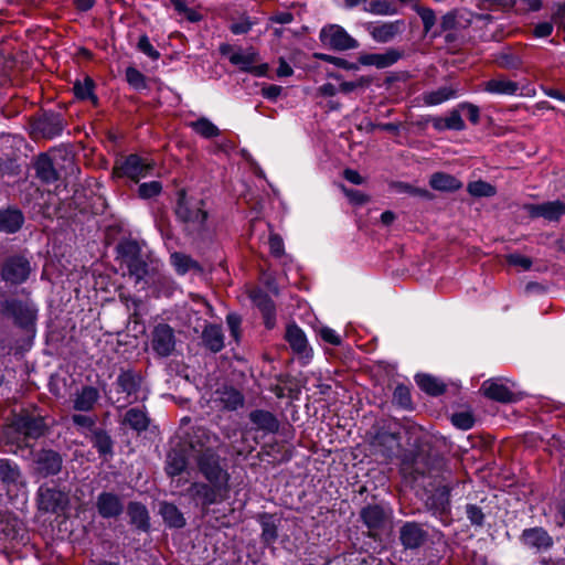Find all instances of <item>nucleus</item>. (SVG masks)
I'll list each match as a JSON object with an SVG mask.
<instances>
[{"instance_id":"obj_40","label":"nucleus","mask_w":565,"mask_h":565,"mask_svg":"<svg viewBox=\"0 0 565 565\" xmlns=\"http://www.w3.org/2000/svg\"><path fill=\"white\" fill-rule=\"evenodd\" d=\"M366 10L377 15H393L397 13V10L386 0L371 1Z\"/></svg>"},{"instance_id":"obj_48","label":"nucleus","mask_w":565,"mask_h":565,"mask_svg":"<svg viewBox=\"0 0 565 565\" xmlns=\"http://www.w3.org/2000/svg\"><path fill=\"white\" fill-rule=\"evenodd\" d=\"M316 57L321 60V61H324L327 63L333 64V65H335L338 67L344 68V70H356V65L355 64L350 63V62H348L347 60H344L342 57L332 56V55L323 54V53L316 54Z\"/></svg>"},{"instance_id":"obj_55","label":"nucleus","mask_w":565,"mask_h":565,"mask_svg":"<svg viewBox=\"0 0 565 565\" xmlns=\"http://www.w3.org/2000/svg\"><path fill=\"white\" fill-rule=\"evenodd\" d=\"M458 108L467 111L468 118L473 125H477L479 122L480 110L478 106L471 103H461L458 105Z\"/></svg>"},{"instance_id":"obj_26","label":"nucleus","mask_w":565,"mask_h":565,"mask_svg":"<svg viewBox=\"0 0 565 565\" xmlns=\"http://www.w3.org/2000/svg\"><path fill=\"white\" fill-rule=\"evenodd\" d=\"M202 340L212 352H220L224 348V334L220 326H206L202 333Z\"/></svg>"},{"instance_id":"obj_16","label":"nucleus","mask_w":565,"mask_h":565,"mask_svg":"<svg viewBox=\"0 0 565 565\" xmlns=\"http://www.w3.org/2000/svg\"><path fill=\"white\" fill-rule=\"evenodd\" d=\"M213 488L204 483H194L191 487V492L194 497L202 500L203 504L210 505L224 499L227 492V486H222L218 490L217 483H212Z\"/></svg>"},{"instance_id":"obj_30","label":"nucleus","mask_w":565,"mask_h":565,"mask_svg":"<svg viewBox=\"0 0 565 565\" xmlns=\"http://www.w3.org/2000/svg\"><path fill=\"white\" fill-rule=\"evenodd\" d=\"M130 522L136 527L147 531L149 529V513L145 505L138 502H131L127 509Z\"/></svg>"},{"instance_id":"obj_11","label":"nucleus","mask_w":565,"mask_h":565,"mask_svg":"<svg viewBox=\"0 0 565 565\" xmlns=\"http://www.w3.org/2000/svg\"><path fill=\"white\" fill-rule=\"evenodd\" d=\"M67 504V495L56 489L41 488L39 491V505L46 512H57Z\"/></svg>"},{"instance_id":"obj_50","label":"nucleus","mask_w":565,"mask_h":565,"mask_svg":"<svg viewBox=\"0 0 565 565\" xmlns=\"http://www.w3.org/2000/svg\"><path fill=\"white\" fill-rule=\"evenodd\" d=\"M393 397L394 401L403 407H408L412 403L409 390L403 385H398L395 388Z\"/></svg>"},{"instance_id":"obj_54","label":"nucleus","mask_w":565,"mask_h":565,"mask_svg":"<svg viewBox=\"0 0 565 565\" xmlns=\"http://www.w3.org/2000/svg\"><path fill=\"white\" fill-rule=\"evenodd\" d=\"M253 24L254 23L249 20V18L244 17L238 21L233 22L230 29L234 34H245L252 29Z\"/></svg>"},{"instance_id":"obj_5","label":"nucleus","mask_w":565,"mask_h":565,"mask_svg":"<svg viewBox=\"0 0 565 565\" xmlns=\"http://www.w3.org/2000/svg\"><path fill=\"white\" fill-rule=\"evenodd\" d=\"M152 169V164L137 154H130L125 159L117 161L114 167V175L127 177L134 181H139L147 177Z\"/></svg>"},{"instance_id":"obj_25","label":"nucleus","mask_w":565,"mask_h":565,"mask_svg":"<svg viewBox=\"0 0 565 565\" xmlns=\"http://www.w3.org/2000/svg\"><path fill=\"white\" fill-rule=\"evenodd\" d=\"M361 518L371 531L381 529L386 521L385 511L379 505L364 508L361 512Z\"/></svg>"},{"instance_id":"obj_15","label":"nucleus","mask_w":565,"mask_h":565,"mask_svg":"<svg viewBox=\"0 0 565 565\" xmlns=\"http://www.w3.org/2000/svg\"><path fill=\"white\" fill-rule=\"evenodd\" d=\"M399 539L406 548H417L426 541L427 533L419 524L407 522L401 527Z\"/></svg>"},{"instance_id":"obj_33","label":"nucleus","mask_w":565,"mask_h":565,"mask_svg":"<svg viewBox=\"0 0 565 565\" xmlns=\"http://www.w3.org/2000/svg\"><path fill=\"white\" fill-rule=\"evenodd\" d=\"M7 310L14 317L20 324H28L34 319V311L20 301H10L7 303Z\"/></svg>"},{"instance_id":"obj_34","label":"nucleus","mask_w":565,"mask_h":565,"mask_svg":"<svg viewBox=\"0 0 565 565\" xmlns=\"http://www.w3.org/2000/svg\"><path fill=\"white\" fill-rule=\"evenodd\" d=\"M36 175L44 182L50 183L57 179V173L53 167L51 159L42 154L35 163Z\"/></svg>"},{"instance_id":"obj_51","label":"nucleus","mask_w":565,"mask_h":565,"mask_svg":"<svg viewBox=\"0 0 565 565\" xmlns=\"http://www.w3.org/2000/svg\"><path fill=\"white\" fill-rule=\"evenodd\" d=\"M126 78H127V82L135 88H143L145 87V76L138 70H136L134 67H128L126 70Z\"/></svg>"},{"instance_id":"obj_24","label":"nucleus","mask_w":565,"mask_h":565,"mask_svg":"<svg viewBox=\"0 0 565 565\" xmlns=\"http://www.w3.org/2000/svg\"><path fill=\"white\" fill-rule=\"evenodd\" d=\"M249 419L257 429L265 433H275L279 427L276 417L267 411H254L249 414Z\"/></svg>"},{"instance_id":"obj_22","label":"nucleus","mask_w":565,"mask_h":565,"mask_svg":"<svg viewBox=\"0 0 565 565\" xmlns=\"http://www.w3.org/2000/svg\"><path fill=\"white\" fill-rule=\"evenodd\" d=\"M99 393L93 386H85L74 397V409L89 412L98 401Z\"/></svg>"},{"instance_id":"obj_43","label":"nucleus","mask_w":565,"mask_h":565,"mask_svg":"<svg viewBox=\"0 0 565 565\" xmlns=\"http://www.w3.org/2000/svg\"><path fill=\"white\" fill-rule=\"evenodd\" d=\"M19 470L15 465H11L8 460H0V478L4 482H14L19 478Z\"/></svg>"},{"instance_id":"obj_20","label":"nucleus","mask_w":565,"mask_h":565,"mask_svg":"<svg viewBox=\"0 0 565 565\" xmlns=\"http://www.w3.org/2000/svg\"><path fill=\"white\" fill-rule=\"evenodd\" d=\"M483 90L497 95H515L519 90V85L503 76H498L484 82Z\"/></svg>"},{"instance_id":"obj_1","label":"nucleus","mask_w":565,"mask_h":565,"mask_svg":"<svg viewBox=\"0 0 565 565\" xmlns=\"http://www.w3.org/2000/svg\"><path fill=\"white\" fill-rule=\"evenodd\" d=\"M220 443L218 437L206 428L198 427L189 439L188 457L196 461L199 470L211 482L217 483L218 490L227 486L228 473L220 465V457L215 448Z\"/></svg>"},{"instance_id":"obj_42","label":"nucleus","mask_w":565,"mask_h":565,"mask_svg":"<svg viewBox=\"0 0 565 565\" xmlns=\"http://www.w3.org/2000/svg\"><path fill=\"white\" fill-rule=\"evenodd\" d=\"M414 10L418 13L424 25V32L428 33L436 23L435 12L430 8L414 4Z\"/></svg>"},{"instance_id":"obj_62","label":"nucleus","mask_w":565,"mask_h":565,"mask_svg":"<svg viewBox=\"0 0 565 565\" xmlns=\"http://www.w3.org/2000/svg\"><path fill=\"white\" fill-rule=\"evenodd\" d=\"M553 31V24L550 23V22H542V23H539L535 28H534V35L536 38H546L548 35H551Z\"/></svg>"},{"instance_id":"obj_52","label":"nucleus","mask_w":565,"mask_h":565,"mask_svg":"<svg viewBox=\"0 0 565 565\" xmlns=\"http://www.w3.org/2000/svg\"><path fill=\"white\" fill-rule=\"evenodd\" d=\"M445 126L449 130H463L465 129V122L459 114L458 110H452L449 113V115L446 117V124Z\"/></svg>"},{"instance_id":"obj_31","label":"nucleus","mask_w":565,"mask_h":565,"mask_svg":"<svg viewBox=\"0 0 565 565\" xmlns=\"http://www.w3.org/2000/svg\"><path fill=\"white\" fill-rule=\"evenodd\" d=\"M188 458L183 450L173 449L168 454L166 471L169 476L180 475L186 467Z\"/></svg>"},{"instance_id":"obj_64","label":"nucleus","mask_w":565,"mask_h":565,"mask_svg":"<svg viewBox=\"0 0 565 565\" xmlns=\"http://www.w3.org/2000/svg\"><path fill=\"white\" fill-rule=\"evenodd\" d=\"M270 21L279 24H288L294 21V15L292 13L287 11L278 12L270 17Z\"/></svg>"},{"instance_id":"obj_49","label":"nucleus","mask_w":565,"mask_h":565,"mask_svg":"<svg viewBox=\"0 0 565 565\" xmlns=\"http://www.w3.org/2000/svg\"><path fill=\"white\" fill-rule=\"evenodd\" d=\"M452 424L460 429H470L473 426V417L469 413H457L451 417Z\"/></svg>"},{"instance_id":"obj_7","label":"nucleus","mask_w":565,"mask_h":565,"mask_svg":"<svg viewBox=\"0 0 565 565\" xmlns=\"http://www.w3.org/2000/svg\"><path fill=\"white\" fill-rule=\"evenodd\" d=\"M223 54L228 55V60L233 65L239 67V70L244 72L253 73L257 76H262L266 72V66H256L255 63L258 61V55L256 52L249 51H232L230 47H225L222 50Z\"/></svg>"},{"instance_id":"obj_41","label":"nucleus","mask_w":565,"mask_h":565,"mask_svg":"<svg viewBox=\"0 0 565 565\" xmlns=\"http://www.w3.org/2000/svg\"><path fill=\"white\" fill-rule=\"evenodd\" d=\"M468 192L472 196H492L495 194V189L490 183L480 180L469 183Z\"/></svg>"},{"instance_id":"obj_28","label":"nucleus","mask_w":565,"mask_h":565,"mask_svg":"<svg viewBox=\"0 0 565 565\" xmlns=\"http://www.w3.org/2000/svg\"><path fill=\"white\" fill-rule=\"evenodd\" d=\"M458 89L452 86L439 87L436 90L426 92L422 95L425 105L436 106L446 100L457 97Z\"/></svg>"},{"instance_id":"obj_60","label":"nucleus","mask_w":565,"mask_h":565,"mask_svg":"<svg viewBox=\"0 0 565 565\" xmlns=\"http://www.w3.org/2000/svg\"><path fill=\"white\" fill-rule=\"evenodd\" d=\"M467 515L473 524L480 525L483 521V513L477 505H468Z\"/></svg>"},{"instance_id":"obj_14","label":"nucleus","mask_w":565,"mask_h":565,"mask_svg":"<svg viewBox=\"0 0 565 565\" xmlns=\"http://www.w3.org/2000/svg\"><path fill=\"white\" fill-rule=\"evenodd\" d=\"M13 428L25 437L38 438L44 434L45 423L41 417L20 416L12 427H9V429Z\"/></svg>"},{"instance_id":"obj_63","label":"nucleus","mask_w":565,"mask_h":565,"mask_svg":"<svg viewBox=\"0 0 565 565\" xmlns=\"http://www.w3.org/2000/svg\"><path fill=\"white\" fill-rule=\"evenodd\" d=\"M508 260L511 265L520 266L524 269H527L531 266V260L529 258L518 254L510 255Z\"/></svg>"},{"instance_id":"obj_59","label":"nucleus","mask_w":565,"mask_h":565,"mask_svg":"<svg viewBox=\"0 0 565 565\" xmlns=\"http://www.w3.org/2000/svg\"><path fill=\"white\" fill-rule=\"evenodd\" d=\"M262 536L266 543H273L277 539L276 526L268 522L264 523Z\"/></svg>"},{"instance_id":"obj_46","label":"nucleus","mask_w":565,"mask_h":565,"mask_svg":"<svg viewBox=\"0 0 565 565\" xmlns=\"http://www.w3.org/2000/svg\"><path fill=\"white\" fill-rule=\"evenodd\" d=\"M162 190V185L158 181L146 182L139 185L138 192L142 199H150L158 195Z\"/></svg>"},{"instance_id":"obj_13","label":"nucleus","mask_w":565,"mask_h":565,"mask_svg":"<svg viewBox=\"0 0 565 565\" xmlns=\"http://www.w3.org/2000/svg\"><path fill=\"white\" fill-rule=\"evenodd\" d=\"M481 391L484 396L497 402L510 403L513 401V393L510 387L502 382V379L484 381L481 385Z\"/></svg>"},{"instance_id":"obj_56","label":"nucleus","mask_w":565,"mask_h":565,"mask_svg":"<svg viewBox=\"0 0 565 565\" xmlns=\"http://www.w3.org/2000/svg\"><path fill=\"white\" fill-rule=\"evenodd\" d=\"M268 244H269L270 253L274 256L279 257V256L282 255V253H284V242H282V238L279 235L271 234L269 236Z\"/></svg>"},{"instance_id":"obj_45","label":"nucleus","mask_w":565,"mask_h":565,"mask_svg":"<svg viewBox=\"0 0 565 565\" xmlns=\"http://www.w3.org/2000/svg\"><path fill=\"white\" fill-rule=\"evenodd\" d=\"M374 447L385 446V450H383L384 455L392 451L397 446V439L393 434H382L377 435L373 441Z\"/></svg>"},{"instance_id":"obj_9","label":"nucleus","mask_w":565,"mask_h":565,"mask_svg":"<svg viewBox=\"0 0 565 565\" xmlns=\"http://www.w3.org/2000/svg\"><path fill=\"white\" fill-rule=\"evenodd\" d=\"M406 29L404 20L375 22L367 25V31L377 43H387L402 34Z\"/></svg>"},{"instance_id":"obj_17","label":"nucleus","mask_w":565,"mask_h":565,"mask_svg":"<svg viewBox=\"0 0 565 565\" xmlns=\"http://www.w3.org/2000/svg\"><path fill=\"white\" fill-rule=\"evenodd\" d=\"M523 543L536 552L546 551L553 545V539L542 527L525 530L522 534Z\"/></svg>"},{"instance_id":"obj_8","label":"nucleus","mask_w":565,"mask_h":565,"mask_svg":"<svg viewBox=\"0 0 565 565\" xmlns=\"http://www.w3.org/2000/svg\"><path fill=\"white\" fill-rule=\"evenodd\" d=\"M174 348L175 337L173 329L166 323L156 326L151 334V349L159 356H168L173 352Z\"/></svg>"},{"instance_id":"obj_23","label":"nucleus","mask_w":565,"mask_h":565,"mask_svg":"<svg viewBox=\"0 0 565 565\" xmlns=\"http://www.w3.org/2000/svg\"><path fill=\"white\" fill-rule=\"evenodd\" d=\"M215 402L218 403V405L224 409L236 411L237 408L243 406L244 397L235 388L225 387L224 390L217 392V397L215 398Z\"/></svg>"},{"instance_id":"obj_12","label":"nucleus","mask_w":565,"mask_h":565,"mask_svg":"<svg viewBox=\"0 0 565 565\" xmlns=\"http://www.w3.org/2000/svg\"><path fill=\"white\" fill-rule=\"evenodd\" d=\"M533 217H544L548 221H557L565 214V204L561 201L545 202L542 204H529L525 206Z\"/></svg>"},{"instance_id":"obj_21","label":"nucleus","mask_w":565,"mask_h":565,"mask_svg":"<svg viewBox=\"0 0 565 565\" xmlns=\"http://www.w3.org/2000/svg\"><path fill=\"white\" fill-rule=\"evenodd\" d=\"M38 465L44 476L56 475L61 470L62 459L57 452L46 450L39 455Z\"/></svg>"},{"instance_id":"obj_32","label":"nucleus","mask_w":565,"mask_h":565,"mask_svg":"<svg viewBox=\"0 0 565 565\" xmlns=\"http://www.w3.org/2000/svg\"><path fill=\"white\" fill-rule=\"evenodd\" d=\"M416 384L429 395H440L445 392V385L438 379L428 374H418L415 376Z\"/></svg>"},{"instance_id":"obj_47","label":"nucleus","mask_w":565,"mask_h":565,"mask_svg":"<svg viewBox=\"0 0 565 565\" xmlns=\"http://www.w3.org/2000/svg\"><path fill=\"white\" fill-rule=\"evenodd\" d=\"M93 81L88 77L84 82H76L74 84V93L81 99L93 97Z\"/></svg>"},{"instance_id":"obj_36","label":"nucleus","mask_w":565,"mask_h":565,"mask_svg":"<svg viewBox=\"0 0 565 565\" xmlns=\"http://www.w3.org/2000/svg\"><path fill=\"white\" fill-rule=\"evenodd\" d=\"M124 423L136 431H142L147 429L149 419L143 411L139 408H130L125 414Z\"/></svg>"},{"instance_id":"obj_10","label":"nucleus","mask_w":565,"mask_h":565,"mask_svg":"<svg viewBox=\"0 0 565 565\" xmlns=\"http://www.w3.org/2000/svg\"><path fill=\"white\" fill-rule=\"evenodd\" d=\"M30 274V263L22 256L9 258L2 269V278L11 284L24 282L29 278Z\"/></svg>"},{"instance_id":"obj_6","label":"nucleus","mask_w":565,"mask_h":565,"mask_svg":"<svg viewBox=\"0 0 565 565\" xmlns=\"http://www.w3.org/2000/svg\"><path fill=\"white\" fill-rule=\"evenodd\" d=\"M285 339L302 363L307 364L311 360L312 348L309 345L305 332L298 326L289 324L286 329Z\"/></svg>"},{"instance_id":"obj_3","label":"nucleus","mask_w":565,"mask_h":565,"mask_svg":"<svg viewBox=\"0 0 565 565\" xmlns=\"http://www.w3.org/2000/svg\"><path fill=\"white\" fill-rule=\"evenodd\" d=\"M323 46L335 51H348L359 47V42L339 24H327L319 33Z\"/></svg>"},{"instance_id":"obj_57","label":"nucleus","mask_w":565,"mask_h":565,"mask_svg":"<svg viewBox=\"0 0 565 565\" xmlns=\"http://www.w3.org/2000/svg\"><path fill=\"white\" fill-rule=\"evenodd\" d=\"M226 322H227V326L230 328V331H231V335L236 340L238 341L239 339V327H241V318L239 316L235 315V313H230L226 318Z\"/></svg>"},{"instance_id":"obj_58","label":"nucleus","mask_w":565,"mask_h":565,"mask_svg":"<svg viewBox=\"0 0 565 565\" xmlns=\"http://www.w3.org/2000/svg\"><path fill=\"white\" fill-rule=\"evenodd\" d=\"M258 307L262 309V311L265 316L267 327L271 328L273 327L271 320L274 318V311H275L274 303L270 300L265 299V300L258 302Z\"/></svg>"},{"instance_id":"obj_39","label":"nucleus","mask_w":565,"mask_h":565,"mask_svg":"<svg viewBox=\"0 0 565 565\" xmlns=\"http://www.w3.org/2000/svg\"><path fill=\"white\" fill-rule=\"evenodd\" d=\"M170 259L175 270L182 275L198 267L196 262H194L190 256L182 253L171 254Z\"/></svg>"},{"instance_id":"obj_61","label":"nucleus","mask_w":565,"mask_h":565,"mask_svg":"<svg viewBox=\"0 0 565 565\" xmlns=\"http://www.w3.org/2000/svg\"><path fill=\"white\" fill-rule=\"evenodd\" d=\"M344 194L350 199L351 202L356 204H363L367 201V198L358 190L347 189L342 186Z\"/></svg>"},{"instance_id":"obj_18","label":"nucleus","mask_w":565,"mask_h":565,"mask_svg":"<svg viewBox=\"0 0 565 565\" xmlns=\"http://www.w3.org/2000/svg\"><path fill=\"white\" fill-rule=\"evenodd\" d=\"M96 507L103 518H116L122 512V503L119 497L110 492L100 493Z\"/></svg>"},{"instance_id":"obj_29","label":"nucleus","mask_w":565,"mask_h":565,"mask_svg":"<svg viewBox=\"0 0 565 565\" xmlns=\"http://www.w3.org/2000/svg\"><path fill=\"white\" fill-rule=\"evenodd\" d=\"M24 217L19 210L0 211V230L15 233L23 224Z\"/></svg>"},{"instance_id":"obj_37","label":"nucleus","mask_w":565,"mask_h":565,"mask_svg":"<svg viewBox=\"0 0 565 565\" xmlns=\"http://www.w3.org/2000/svg\"><path fill=\"white\" fill-rule=\"evenodd\" d=\"M140 382V376L132 372H124L117 379V383L120 390L128 396L135 394L138 391Z\"/></svg>"},{"instance_id":"obj_4","label":"nucleus","mask_w":565,"mask_h":565,"mask_svg":"<svg viewBox=\"0 0 565 565\" xmlns=\"http://www.w3.org/2000/svg\"><path fill=\"white\" fill-rule=\"evenodd\" d=\"M121 263L127 267L129 275L139 282L147 274V264L140 256V250L135 242H125L118 246Z\"/></svg>"},{"instance_id":"obj_53","label":"nucleus","mask_w":565,"mask_h":565,"mask_svg":"<svg viewBox=\"0 0 565 565\" xmlns=\"http://www.w3.org/2000/svg\"><path fill=\"white\" fill-rule=\"evenodd\" d=\"M138 49L152 60H158L160 56L159 52L152 46L147 35L140 36L138 41Z\"/></svg>"},{"instance_id":"obj_38","label":"nucleus","mask_w":565,"mask_h":565,"mask_svg":"<svg viewBox=\"0 0 565 565\" xmlns=\"http://www.w3.org/2000/svg\"><path fill=\"white\" fill-rule=\"evenodd\" d=\"M193 130L204 138H213L220 135V129L209 119L200 118L190 124Z\"/></svg>"},{"instance_id":"obj_19","label":"nucleus","mask_w":565,"mask_h":565,"mask_svg":"<svg viewBox=\"0 0 565 565\" xmlns=\"http://www.w3.org/2000/svg\"><path fill=\"white\" fill-rule=\"evenodd\" d=\"M402 57V53L395 49H390L384 53L365 54L360 57L363 65H372L377 68H385L396 63Z\"/></svg>"},{"instance_id":"obj_2","label":"nucleus","mask_w":565,"mask_h":565,"mask_svg":"<svg viewBox=\"0 0 565 565\" xmlns=\"http://www.w3.org/2000/svg\"><path fill=\"white\" fill-rule=\"evenodd\" d=\"M175 214L179 220L193 230H201L207 217L203 200L189 198L184 190H180L178 193Z\"/></svg>"},{"instance_id":"obj_44","label":"nucleus","mask_w":565,"mask_h":565,"mask_svg":"<svg viewBox=\"0 0 565 565\" xmlns=\"http://www.w3.org/2000/svg\"><path fill=\"white\" fill-rule=\"evenodd\" d=\"M316 332L326 343L335 347L341 344V337L335 332V330L327 326L318 327Z\"/></svg>"},{"instance_id":"obj_35","label":"nucleus","mask_w":565,"mask_h":565,"mask_svg":"<svg viewBox=\"0 0 565 565\" xmlns=\"http://www.w3.org/2000/svg\"><path fill=\"white\" fill-rule=\"evenodd\" d=\"M160 514L169 526L182 527L185 524L182 513L171 503H162L160 505Z\"/></svg>"},{"instance_id":"obj_27","label":"nucleus","mask_w":565,"mask_h":565,"mask_svg":"<svg viewBox=\"0 0 565 565\" xmlns=\"http://www.w3.org/2000/svg\"><path fill=\"white\" fill-rule=\"evenodd\" d=\"M429 185L437 191L452 192L462 186V183L454 175L436 172L430 177Z\"/></svg>"}]
</instances>
